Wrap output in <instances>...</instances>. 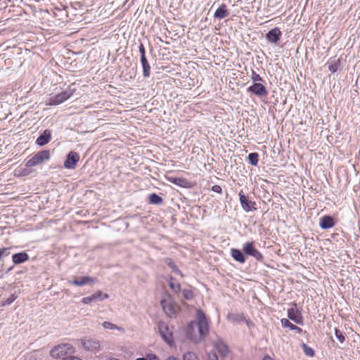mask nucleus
Listing matches in <instances>:
<instances>
[{
	"label": "nucleus",
	"mask_w": 360,
	"mask_h": 360,
	"mask_svg": "<svg viewBox=\"0 0 360 360\" xmlns=\"http://www.w3.org/2000/svg\"><path fill=\"white\" fill-rule=\"evenodd\" d=\"M197 320L187 327V338L194 343L200 342L209 332L208 321L202 311H197Z\"/></svg>",
	"instance_id": "1"
},
{
	"label": "nucleus",
	"mask_w": 360,
	"mask_h": 360,
	"mask_svg": "<svg viewBox=\"0 0 360 360\" xmlns=\"http://www.w3.org/2000/svg\"><path fill=\"white\" fill-rule=\"evenodd\" d=\"M50 158L51 154L49 150H40L34 154L30 160H27L25 166L27 167L38 166L48 161Z\"/></svg>",
	"instance_id": "2"
},
{
	"label": "nucleus",
	"mask_w": 360,
	"mask_h": 360,
	"mask_svg": "<svg viewBox=\"0 0 360 360\" xmlns=\"http://www.w3.org/2000/svg\"><path fill=\"white\" fill-rule=\"evenodd\" d=\"M159 333L162 340L170 347L174 345L172 332L168 325L164 321L158 322Z\"/></svg>",
	"instance_id": "3"
},
{
	"label": "nucleus",
	"mask_w": 360,
	"mask_h": 360,
	"mask_svg": "<svg viewBox=\"0 0 360 360\" xmlns=\"http://www.w3.org/2000/svg\"><path fill=\"white\" fill-rule=\"evenodd\" d=\"M73 352V347L71 345L63 343L60 344L51 349L50 351V355L54 359H60L63 356L72 353Z\"/></svg>",
	"instance_id": "4"
},
{
	"label": "nucleus",
	"mask_w": 360,
	"mask_h": 360,
	"mask_svg": "<svg viewBox=\"0 0 360 360\" xmlns=\"http://www.w3.org/2000/svg\"><path fill=\"white\" fill-rule=\"evenodd\" d=\"M75 90L68 89L57 95L51 96L47 103L48 105H58L70 98L74 94Z\"/></svg>",
	"instance_id": "5"
},
{
	"label": "nucleus",
	"mask_w": 360,
	"mask_h": 360,
	"mask_svg": "<svg viewBox=\"0 0 360 360\" xmlns=\"http://www.w3.org/2000/svg\"><path fill=\"white\" fill-rule=\"evenodd\" d=\"M243 252L244 254L253 257L258 262H262L264 259L263 255L255 247L253 241L244 243Z\"/></svg>",
	"instance_id": "6"
},
{
	"label": "nucleus",
	"mask_w": 360,
	"mask_h": 360,
	"mask_svg": "<svg viewBox=\"0 0 360 360\" xmlns=\"http://www.w3.org/2000/svg\"><path fill=\"white\" fill-rule=\"evenodd\" d=\"M160 304L167 316L170 318L175 316L177 312V308L172 298L163 299Z\"/></svg>",
	"instance_id": "7"
},
{
	"label": "nucleus",
	"mask_w": 360,
	"mask_h": 360,
	"mask_svg": "<svg viewBox=\"0 0 360 360\" xmlns=\"http://www.w3.org/2000/svg\"><path fill=\"white\" fill-rule=\"evenodd\" d=\"M82 345L85 350L89 352H96L101 350L100 342L96 339H82Z\"/></svg>",
	"instance_id": "8"
},
{
	"label": "nucleus",
	"mask_w": 360,
	"mask_h": 360,
	"mask_svg": "<svg viewBox=\"0 0 360 360\" xmlns=\"http://www.w3.org/2000/svg\"><path fill=\"white\" fill-rule=\"evenodd\" d=\"M247 91L259 97L266 96L268 94V91L264 85L259 82L253 83L250 85L247 89Z\"/></svg>",
	"instance_id": "9"
},
{
	"label": "nucleus",
	"mask_w": 360,
	"mask_h": 360,
	"mask_svg": "<svg viewBox=\"0 0 360 360\" xmlns=\"http://www.w3.org/2000/svg\"><path fill=\"white\" fill-rule=\"evenodd\" d=\"M238 195L241 207L245 212H249L256 210L255 202L249 200L242 191L239 192Z\"/></svg>",
	"instance_id": "10"
},
{
	"label": "nucleus",
	"mask_w": 360,
	"mask_h": 360,
	"mask_svg": "<svg viewBox=\"0 0 360 360\" xmlns=\"http://www.w3.org/2000/svg\"><path fill=\"white\" fill-rule=\"evenodd\" d=\"M79 160V155L75 151H70L64 162V167L68 169L75 168L77 162Z\"/></svg>",
	"instance_id": "11"
},
{
	"label": "nucleus",
	"mask_w": 360,
	"mask_h": 360,
	"mask_svg": "<svg viewBox=\"0 0 360 360\" xmlns=\"http://www.w3.org/2000/svg\"><path fill=\"white\" fill-rule=\"evenodd\" d=\"M109 295L107 293H103L101 291H97L90 296L84 297L82 299V302L84 304H89L92 302L102 301L108 298Z\"/></svg>",
	"instance_id": "12"
},
{
	"label": "nucleus",
	"mask_w": 360,
	"mask_h": 360,
	"mask_svg": "<svg viewBox=\"0 0 360 360\" xmlns=\"http://www.w3.org/2000/svg\"><path fill=\"white\" fill-rule=\"evenodd\" d=\"M294 307L288 309V317L297 324H303V318L301 312L296 309V304H293Z\"/></svg>",
	"instance_id": "13"
},
{
	"label": "nucleus",
	"mask_w": 360,
	"mask_h": 360,
	"mask_svg": "<svg viewBox=\"0 0 360 360\" xmlns=\"http://www.w3.org/2000/svg\"><path fill=\"white\" fill-rule=\"evenodd\" d=\"M282 32L278 27H274L266 34V39L269 42L276 44L280 39Z\"/></svg>",
	"instance_id": "14"
},
{
	"label": "nucleus",
	"mask_w": 360,
	"mask_h": 360,
	"mask_svg": "<svg viewBox=\"0 0 360 360\" xmlns=\"http://www.w3.org/2000/svg\"><path fill=\"white\" fill-rule=\"evenodd\" d=\"M51 140V132L49 129H45L36 139V144L39 146H43Z\"/></svg>",
	"instance_id": "15"
},
{
	"label": "nucleus",
	"mask_w": 360,
	"mask_h": 360,
	"mask_svg": "<svg viewBox=\"0 0 360 360\" xmlns=\"http://www.w3.org/2000/svg\"><path fill=\"white\" fill-rule=\"evenodd\" d=\"M320 227L323 229H328L335 225L334 219L328 215L323 216L320 219Z\"/></svg>",
	"instance_id": "16"
},
{
	"label": "nucleus",
	"mask_w": 360,
	"mask_h": 360,
	"mask_svg": "<svg viewBox=\"0 0 360 360\" xmlns=\"http://www.w3.org/2000/svg\"><path fill=\"white\" fill-rule=\"evenodd\" d=\"M96 279L90 276H82L79 279H75L73 281H69V283L76 285V286H82L89 283H95Z\"/></svg>",
	"instance_id": "17"
},
{
	"label": "nucleus",
	"mask_w": 360,
	"mask_h": 360,
	"mask_svg": "<svg viewBox=\"0 0 360 360\" xmlns=\"http://www.w3.org/2000/svg\"><path fill=\"white\" fill-rule=\"evenodd\" d=\"M226 319L229 321L233 323H240L245 320V316L243 313H233L229 312L227 314Z\"/></svg>",
	"instance_id": "18"
},
{
	"label": "nucleus",
	"mask_w": 360,
	"mask_h": 360,
	"mask_svg": "<svg viewBox=\"0 0 360 360\" xmlns=\"http://www.w3.org/2000/svg\"><path fill=\"white\" fill-rule=\"evenodd\" d=\"M29 255L25 252H21L12 255V261L14 264H20L29 260Z\"/></svg>",
	"instance_id": "19"
},
{
	"label": "nucleus",
	"mask_w": 360,
	"mask_h": 360,
	"mask_svg": "<svg viewBox=\"0 0 360 360\" xmlns=\"http://www.w3.org/2000/svg\"><path fill=\"white\" fill-rule=\"evenodd\" d=\"M328 70L331 73H335L340 67V59L335 56L332 57L328 61Z\"/></svg>",
	"instance_id": "20"
},
{
	"label": "nucleus",
	"mask_w": 360,
	"mask_h": 360,
	"mask_svg": "<svg viewBox=\"0 0 360 360\" xmlns=\"http://www.w3.org/2000/svg\"><path fill=\"white\" fill-rule=\"evenodd\" d=\"M241 250L238 249L232 248L231 250V255L234 260L238 262L241 264H243L246 261V258Z\"/></svg>",
	"instance_id": "21"
},
{
	"label": "nucleus",
	"mask_w": 360,
	"mask_h": 360,
	"mask_svg": "<svg viewBox=\"0 0 360 360\" xmlns=\"http://www.w3.org/2000/svg\"><path fill=\"white\" fill-rule=\"evenodd\" d=\"M229 15L228 10L226 9V6L224 4H222L219 6V7L215 11L214 13V17L219 19H223L227 17Z\"/></svg>",
	"instance_id": "22"
},
{
	"label": "nucleus",
	"mask_w": 360,
	"mask_h": 360,
	"mask_svg": "<svg viewBox=\"0 0 360 360\" xmlns=\"http://www.w3.org/2000/svg\"><path fill=\"white\" fill-rule=\"evenodd\" d=\"M140 60L143 68V75L145 78H148L150 75V65L146 57H141Z\"/></svg>",
	"instance_id": "23"
},
{
	"label": "nucleus",
	"mask_w": 360,
	"mask_h": 360,
	"mask_svg": "<svg viewBox=\"0 0 360 360\" xmlns=\"http://www.w3.org/2000/svg\"><path fill=\"white\" fill-rule=\"evenodd\" d=\"M281 323L283 328H288L290 330H295L298 333H301L302 332V329L301 328L292 324L288 319H281Z\"/></svg>",
	"instance_id": "24"
},
{
	"label": "nucleus",
	"mask_w": 360,
	"mask_h": 360,
	"mask_svg": "<svg viewBox=\"0 0 360 360\" xmlns=\"http://www.w3.org/2000/svg\"><path fill=\"white\" fill-rule=\"evenodd\" d=\"M168 180L171 183H172V184H174L175 185L181 186V187H186V186L188 184L187 180L186 179H184V178H181V177H169Z\"/></svg>",
	"instance_id": "25"
},
{
	"label": "nucleus",
	"mask_w": 360,
	"mask_h": 360,
	"mask_svg": "<svg viewBox=\"0 0 360 360\" xmlns=\"http://www.w3.org/2000/svg\"><path fill=\"white\" fill-rule=\"evenodd\" d=\"M216 349L224 356H225L229 352V348L221 341H218L215 343Z\"/></svg>",
	"instance_id": "26"
},
{
	"label": "nucleus",
	"mask_w": 360,
	"mask_h": 360,
	"mask_svg": "<svg viewBox=\"0 0 360 360\" xmlns=\"http://www.w3.org/2000/svg\"><path fill=\"white\" fill-rule=\"evenodd\" d=\"M169 285L174 292H179L181 290V285L172 276L169 280Z\"/></svg>",
	"instance_id": "27"
},
{
	"label": "nucleus",
	"mask_w": 360,
	"mask_h": 360,
	"mask_svg": "<svg viewBox=\"0 0 360 360\" xmlns=\"http://www.w3.org/2000/svg\"><path fill=\"white\" fill-rule=\"evenodd\" d=\"M163 202V199L156 193H151L149 195V202L153 205H160Z\"/></svg>",
	"instance_id": "28"
},
{
	"label": "nucleus",
	"mask_w": 360,
	"mask_h": 360,
	"mask_svg": "<svg viewBox=\"0 0 360 360\" xmlns=\"http://www.w3.org/2000/svg\"><path fill=\"white\" fill-rule=\"evenodd\" d=\"M102 326L105 329L118 330L122 331V332L124 331V328H123L117 326V325H115V324H114V323H112L111 322H109V321H104L102 323Z\"/></svg>",
	"instance_id": "29"
},
{
	"label": "nucleus",
	"mask_w": 360,
	"mask_h": 360,
	"mask_svg": "<svg viewBox=\"0 0 360 360\" xmlns=\"http://www.w3.org/2000/svg\"><path fill=\"white\" fill-rule=\"evenodd\" d=\"M249 162L252 166H257L259 162V155L257 153H250L248 155Z\"/></svg>",
	"instance_id": "30"
},
{
	"label": "nucleus",
	"mask_w": 360,
	"mask_h": 360,
	"mask_svg": "<svg viewBox=\"0 0 360 360\" xmlns=\"http://www.w3.org/2000/svg\"><path fill=\"white\" fill-rule=\"evenodd\" d=\"M302 348L306 356L313 357L315 355L314 350L311 347H309L307 344L302 343Z\"/></svg>",
	"instance_id": "31"
},
{
	"label": "nucleus",
	"mask_w": 360,
	"mask_h": 360,
	"mask_svg": "<svg viewBox=\"0 0 360 360\" xmlns=\"http://www.w3.org/2000/svg\"><path fill=\"white\" fill-rule=\"evenodd\" d=\"M165 262L172 269V271L174 272L181 273V271L179 270L177 266L176 265V264L174 262V261L172 259H170V258L166 259Z\"/></svg>",
	"instance_id": "32"
},
{
	"label": "nucleus",
	"mask_w": 360,
	"mask_h": 360,
	"mask_svg": "<svg viewBox=\"0 0 360 360\" xmlns=\"http://www.w3.org/2000/svg\"><path fill=\"white\" fill-rule=\"evenodd\" d=\"M183 360H199L197 355L192 352H186L184 356Z\"/></svg>",
	"instance_id": "33"
},
{
	"label": "nucleus",
	"mask_w": 360,
	"mask_h": 360,
	"mask_svg": "<svg viewBox=\"0 0 360 360\" xmlns=\"http://www.w3.org/2000/svg\"><path fill=\"white\" fill-rule=\"evenodd\" d=\"M250 77H251V79L253 82V83H258L257 82H263L264 81L262 77L259 74H257L256 72H255L254 70H252V75Z\"/></svg>",
	"instance_id": "34"
},
{
	"label": "nucleus",
	"mask_w": 360,
	"mask_h": 360,
	"mask_svg": "<svg viewBox=\"0 0 360 360\" xmlns=\"http://www.w3.org/2000/svg\"><path fill=\"white\" fill-rule=\"evenodd\" d=\"M11 248H4L0 249V260L4 258L8 257L11 254Z\"/></svg>",
	"instance_id": "35"
},
{
	"label": "nucleus",
	"mask_w": 360,
	"mask_h": 360,
	"mask_svg": "<svg viewBox=\"0 0 360 360\" xmlns=\"http://www.w3.org/2000/svg\"><path fill=\"white\" fill-rule=\"evenodd\" d=\"M335 335L336 337V338L338 340V341L340 342V343H342L344 342V341L345 340V335H343V333L338 328H335Z\"/></svg>",
	"instance_id": "36"
},
{
	"label": "nucleus",
	"mask_w": 360,
	"mask_h": 360,
	"mask_svg": "<svg viewBox=\"0 0 360 360\" xmlns=\"http://www.w3.org/2000/svg\"><path fill=\"white\" fill-rule=\"evenodd\" d=\"M17 298L14 294H11L8 298L3 301V305H9L13 303Z\"/></svg>",
	"instance_id": "37"
},
{
	"label": "nucleus",
	"mask_w": 360,
	"mask_h": 360,
	"mask_svg": "<svg viewBox=\"0 0 360 360\" xmlns=\"http://www.w3.org/2000/svg\"><path fill=\"white\" fill-rule=\"evenodd\" d=\"M184 298L186 300H191L193 297V291L190 289H184L182 291Z\"/></svg>",
	"instance_id": "38"
},
{
	"label": "nucleus",
	"mask_w": 360,
	"mask_h": 360,
	"mask_svg": "<svg viewBox=\"0 0 360 360\" xmlns=\"http://www.w3.org/2000/svg\"><path fill=\"white\" fill-rule=\"evenodd\" d=\"M139 51L141 54V57H146V49L142 43H141L139 46Z\"/></svg>",
	"instance_id": "39"
},
{
	"label": "nucleus",
	"mask_w": 360,
	"mask_h": 360,
	"mask_svg": "<svg viewBox=\"0 0 360 360\" xmlns=\"http://www.w3.org/2000/svg\"><path fill=\"white\" fill-rule=\"evenodd\" d=\"M212 191L217 193H221L222 189L221 187L219 185H214L212 187Z\"/></svg>",
	"instance_id": "40"
},
{
	"label": "nucleus",
	"mask_w": 360,
	"mask_h": 360,
	"mask_svg": "<svg viewBox=\"0 0 360 360\" xmlns=\"http://www.w3.org/2000/svg\"><path fill=\"white\" fill-rule=\"evenodd\" d=\"M32 172V170L30 169V167H25V168L22 169L21 174L23 176L28 175Z\"/></svg>",
	"instance_id": "41"
},
{
	"label": "nucleus",
	"mask_w": 360,
	"mask_h": 360,
	"mask_svg": "<svg viewBox=\"0 0 360 360\" xmlns=\"http://www.w3.org/2000/svg\"><path fill=\"white\" fill-rule=\"evenodd\" d=\"M243 322H245L249 328L254 326V323L250 319H247L245 318V320H244Z\"/></svg>",
	"instance_id": "42"
},
{
	"label": "nucleus",
	"mask_w": 360,
	"mask_h": 360,
	"mask_svg": "<svg viewBox=\"0 0 360 360\" xmlns=\"http://www.w3.org/2000/svg\"><path fill=\"white\" fill-rule=\"evenodd\" d=\"M209 359L210 360H218V357L215 352H213L212 354H209Z\"/></svg>",
	"instance_id": "43"
},
{
	"label": "nucleus",
	"mask_w": 360,
	"mask_h": 360,
	"mask_svg": "<svg viewBox=\"0 0 360 360\" xmlns=\"http://www.w3.org/2000/svg\"><path fill=\"white\" fill-rule=\"evenodd\" d=\"M62 360H82V359L77 356H71L69 357L64 358Z\"/></svg>",
	"instance_id": "44"
},
{
	"label": "nucleus",
	"mask_w": 360,
	"mask_h": 360,
	"mask_svg": "<svg viewBox=\"0 0 360 360\" xmlns=\"http://www.w3.org/2000/svg\"><path fill=\"white\" fill-rule=\"evenodd\" d=\"M262 360H274L273 358H271L270 356L269 355H265L264 357H263V359Z\"/></svg>",
	"instance_id": "45"
},
{
	"label": "nucleus",
	"mask_w": 360,
	"mask_h": 360,
	"mask_svg": "<svg viewBox=\"0 0 360 360\" xmlns=\"http://www.w3.org/2000/svg\"><path fill=\"white\" fill-rule=\"evenodd\" d=\"M167 360H179V359H177L176 358H175L174 356H169L167 359Z\"/></svg>",
	"instance_id": "46"
},
{
	"label": "nucleus",
	"mask_w": 360,
	"mask_h": 360,
	"mask_svg": "<svg viewBox=\"0 0 360 360\" xmlns=\"http://www.w3.org/2000/svg\"><path fill=\"white\" fill-rule=\"evenodd\" d=\"M136 360H148V359L145 357H139V358H137Z\"/></svg>",
	"instance_id": "47"
},
{
	"label": "nucleus",
	"mask_w": 360,
	"mask_h": 360,
	"mask_svg": "<svg viewBox=\"0 0 360 360\" xmlns=\"http://www.w3.org/2000/svg\"><path fill=\"white\" fill-rule=\"evenodd\" d=\"M150 356H152L153 359H156V356L154 354H150Z\"/></svg>",
	"instance_id": "48"
}]
</instances>
